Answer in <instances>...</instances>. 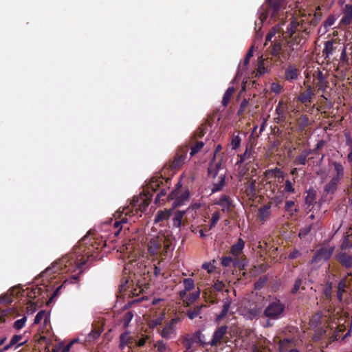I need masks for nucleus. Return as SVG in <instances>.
Listing matches in <instances>:
<instances>
[{"label":"nucleus","mask_w":352,"mask_h":352,"mask_svg":"<svg viewBox=\"0 0 352 352\" xmlns=\"http://www.w3.org/2000/svg\"><path fill=\"white\" fill-rule=\"evenodd\" d=\"M26 321L27 318L24 316L22 318L14 322L13 327L17 330L21 329L25 326Z\"/></svg>","instance_id":"38"},{"label":"nucleus","mask_w":352,"mask_h":352,"mask_svg":"<svg viewBox=\"0 0 352 352\" xmlns=\"http://www.w3.org/2000/svg\"><path fill=\"white\" fill-rule=\"evenodd\" d=\"M22 335L13 336L11 340H10L9 343L5 344V349L8 347L9 350L12 347H13L16 344H17L22 339Z\"/></svg>","instance_id":"31"},{"label":"nucleus","mask_w":352,"mask_h":352,"mask_svg":"<svg viewBox=\"0 0 352 352\" xmlns=\"http://www.w3.org/2000/svg\"><path fill=\"white\" fill-rule=\"evenodd\" d=\"M270 89L272 92L278 94L281 91L282 86L278 82H272L270 85Z\"/></svg>","instance_id":"46"},{"label":"nucleus","mask_w":352,"mask_h":352,"mask_svg":"<svg viewBox=\"0 0 352 352\" xmlns=\"http://www.w3.org/2000/svg\"><path fill=\"white\" fill-rule=\"evenodd\" d=\"M246 193L248 196L254 197L256 195V186H255V181H252L248 185V188L246 190Z\"/></svg>","instance_id":"40"},{"label":"nucleus","mask_w":352,"mask_h":352,"mask_svg":"<svg viewBox=\"0 0 352 352\" xmlns=\"http://www.w3.org/2000/svg\"><path fill=\"white\" fill-rule=\"evenodd\" d=\"M7 340V337L6 336H0V352H5L8 350L7 347L5 349V342Z\"/></svg>","instance_id":"52"},{"label":"nucleus","mask_w":352,"mask_h":352,"mask_svg":"<svg viewBox=\"0 0 352 352\" xmlns=\"http://www.w3.org/2000/svg\"><path fill=\"white\" fill-rule=\"evenodd\" d=\"M131 336L129 331H125L120 337V348L124 349V347L131 342Z\"/></svg>","instance_id":"21"},{"label":"nucleus","mask_w":352,"mask_h":352,"mask_svg":"<svg viewBox=\"0 0 352 352\" xmlns=\"http://www.w3.org/2000/svg\"><path fill=\"white\" fill-rule=\"evenodd\" d=\"M170 196L171 199H175V201L174 202L173 205L175 206H178L182 205L184 202L188 199L189 197V192L188 190H185L184 192L179 195L178 190H176L173 191Z\"/></svg>","instance_id":"9"},{"label":"nucleus","mask_w":352,"mask_h":352,"mask_svg":"<svg viewBox=\"0 0 352 352\" xmlns=\"http://www.w3.org/2000/svg\"><path fill=\"white\" fill-rule=\"evenodd\" d=\"M346 145L349 146V153L347 156L348 161L351 163H352V143H349V142H345Z\"/></svg>","instance_id":"60"},{"label":"nucleus","mask_w":352,"mask_h":352,"mask_svg":"<svg viewBox=\"0 0 352 352\" xmlns=\"http://www.w3.org/2000/svg\"><path fill=\"white\" fill-rule=\"evenodd\" d=\"M339 182L340 179L333 177L331 180L325 184L324 192L327 195H333L337 190Z\"/></svg>","instance_id":"12"},{"label":"nucleus","mask_w":352,"mask_h":352,"mask_svg":"<svg viewBox=\"0 0 352 352\" xmlns=\"http://www.w3.org/2000/svg\"><path fill=\"white\" fill-rule=\"evenodd\" d=\"M267 174L274 175V177L278 179H283L285 177L284 173L278 168H275L267 170Z\"/></svg>","instance_id":"30"},{"label":"nucleus","mask_w":352,"mask_h":352,"mask_svg":"<svg viewBox=\"0 0 352 352\" xmlns=\"http://www.w3.org/2000/svg\"><path fill=\"white\" fill-rule=\"evenodd\" d=\"M127 222V219L126 218H123L120 221H115L114 222V228H117L118 230L114 232V234L116 236H118L119 233L122 230V226H120L121 224L126 223Z\"/></svg>","instance_id":"43"},{"label":"nucleus","mask_w":352,"mask_h":352,"mask_svg":"<svg viewBox=\"0 0 352 352\" xmlns=\"http://www.w3.org/2000/svg\"><path fill=\"white\" fill-rule=\"evenodd\" d=\"M270 208V205H265L259 208L258 214L260 219L262 221H265L267 218L270 216L271 213Z\"/></svg>","instance_id":"22"},{"label":"nucleus","mask_w":352,"mask_h":352,"mask_svg":"<svg viewBox=\"0 0 352 352\" xmlns=\"http://www.w3.org/2000/svg\"><path fill=\"white\" fill-rule=\"evenodd\" d=\"M180 321L181 320L179 318H173L163 328L161 333L162 336L166 339L174 338L176 336V324Z\"/></svg>","instance_id":"4"},{"label":"nucleus","mask_w":352,"mask_h":352,"mask_svg":"<svg viewBox=\"0 0 352 352\" xmlns=\"http://www.w3.org/2000/svg\"><path fill=\"white\" fill-rule=\"evenodd\" d=\"M254 47L252 46L246 54V56L243 60V66L246 67L249 64L250 58L253 56Z\"/></svg>","instance_id":"45"},{"label":"nucleus","mask_w":352,"mask_h":352,"mask_svg":"<svg viewBox=\"0 0 352 352\" xmlns=\"http://www.w3.org/2000/svg\"><path fill=\"white\" fill-rule=\"evenodd\" d=\"M219 220V212H216L213 213L212 219H211V223L210 225V229L212 228Z\"/></svg>","instance_id":"53"},{"label":"nucleus","mask_w":352,"mask_h":352,"mask_svg":"<svg viewBox=\"0 0 352 352\" xmlns=\"http://www.w3.org/2000/svg\"><path fill=\"white\" fill-rule=\"evenodd\" d=\"M342 19L340 25H349L352 21V5L345 4L342 9Z\"/></svg>","instance_id":"7"},{"label":"nucleus","mask_w":352,"mask_h":352,"mask_svg":"<svg viewBox=\"0 0 352 352\" xmlns=\"http://www.w3.org/2000/svg\"><path fill=\"white\" fill-rule=\"evenodd\" d=\"M184 289L188 291H190L195 288V283L193 279L190 278H187L184 279L183 280Z\"/></svg>","instance_id":"37"},{"label":"nucleus","mask_w":352,"mask_h":352,"mask_svg":"<svg viewBox=\"0 0 352 352\" xmlns=\"http://www.w3.org/2000/svg\"><path fill=\"white\" fill-rule=\"evenodd\" d=\"M325 333H326L325 329H324L322 328L318 329L317 333L313 336V340L314 341H318L320 339V337L322 336L323 335H324Z\"/></svg>","instance_id":"54"},{"label":"nucleus","mask_w":352,"mask_h":352,"mask_svg":"<svg viewBox=\"0 0 352 352\" xmlns=\"http://www.w3.org/2000/svg\"><path fill=\"white\" fill-rule=\"evenodd\" d=\"M311 153V151L309 149L303 150L300 154L296 157L295 163L297 164L305 165L307 162V158Z\"/></svg>","instance_id":"20"},{"label":"nucleus","mask_w":352,"mask_h":352,"mask_svg":"<svg viewBox=\"0 0 352 352\" xmlns=\"http://www.w3.org/2000/svg\"><path fill=\"white\" fill-rule=\"evenodd\" d=\"M282 50V44L280 41L276 42L273 47L272 50V54L273 56H278L280 54V52Z\"/></svg>","instance_id":"39"},{"label":"nucleus","mask_w":352,"mask_h":352,"mask_svg":"<svg viewBox=\"0 0 352 352\" xmlns=\"http://www.w3.org/2000/svg\"><path fill=\"white\" fill-rule=\"evenodd\" d=\"M322 317V314L320 312L316 313L311 319L310 324L312 327H316L318 324L320 322Z\"/></svg>","instance_id":"44"},{"label":"nucleus","mask_w":352,"mask_h":352,"mask_svg":"<svg viewBox=\"0 0 352 352\" xmlns=\"http://www.w3.org/2000/svg\"><path fill=\"white\" fill-rule=\"evenodd\" d=\"M300 285H301V280H300V279L297 280L296 281V283L294 284V287L292 289V293H296L298 290L299 287H300Z\"/></svg>","instance_id":"62"},{"label":"nucleus","mask_w":352,"mask_h":352,"mask_svg":"<svg viewBox=\"0 0 352 352\" xmlns=\"http://www.w3.org/2000/svg\"><path fill=\"white\" fill-rule=\"evenodd\" d=\"M228 331V327L226 325L221 326L218 329H217L213 335L211 341L209 342V344L211 346H217V344L220 342L224 336L226 334Z\"/></svg>","instance_id":"6"},{"label":"nucleus","mask_w":352,"mask_h":352,"mask_svg":"<svg viewBox=\"0 0 352 352\" xmlns=\"http://www.w3.org/2000/svg\"><path fill=\"white\" fill-rule=\"evenodd\" d=\"M164 319V314H162L158 318L151 320V322L149 323L150 327L154 328V327H157V325L161 324V323L162 322Z\"/></svg>","instance_id":"42"},{"label":"nucleus","mask_w":352,"mask_h":352,"mask_svg":"<svg viewBox=\"0 0 352 352\" xmlns=\"http://www.w3.org/2000/svg\"><path fill=\"white\" fill-rule=\"evenodd\" d=\"M337 19L338 16L336 15H329L326 20L323 22L322 25L319 28L318 32L321 34L327 33L329 30L330 28L335 23Z\"/></svg>","instance_id":"10"},{"label":"nucleus","mask_w":352,"mask_h":352,"mask_svg":"<svg viewBox=\"0 0 352 352\" xmlns=\"http://www.w3.org/2000/svg\"><path fill=\"white\" fill-rule=\"evenodd\" d=\"M334 248H321L316 252V258L319 256L323 258V261H327L332 255Z\"/></svg>","instance_id":"19"},{"label":"nucleus","mask_w":352,"mask_h":352,"mask_svg":"<svg viewBox=\"0 0 352 352\" xmlns=\"http://www.w3.org/2000/svg\"><path fill=\"white\" fill-rule=\"evenodd\" d=\"M216 204L221 206L222 211L225 212L230 210L232 203L228 196L223 195L221 197L219 201L216 202Z\"/></svg>","instance_id":"18"},{"label":"nucleus","mask_w":352,"mask_h":352,"mask_svg":"<svg viewBox=\"0 0 352 352\" xmlns=\"http://www.w3.org/2000/svg\"><path fill=\"white\" fill-rule=\"evenodd\" d=\"M234 91V88L233 86L229 87L227 90L226 91L223 99H222V104L223 106L226 107L228 104L229 103L230 98Z\"/></svg>","instance_id":"25"},{"label":"nucleus","mask_w":352,"mask_h":352,"mask_svg":"<svg viewBox=\"0 0 352 352\" xmlns=\"http://www.w3.org/2000/svg\"><path fill=\"white\" fill-rule=\"evenodd\" d=\"M299 69L294 65H289L285 72V78L289 82H292L298 78Z\"/></svg>","instance_id":"11"},{"label":"nucleus","mask_w":352,"mask_h":352,"mask_svg":"<svg viewBox=\"0 0 352 352\" xmlns=\"http://www.w3.org/2000/svg\"><path fill=\"white\" fill-rule=\"evenodd\" d=\"M283 25L284 23H279L276 26L273 27L266 36V42L272 41V38L277 34H278V38L279 40H280L281 38H284Z\"/></svg>","instance_id":"8"},{"label":"nucleus","mask_w":352,"mask_h":352,"mask_svg":"<svg viewBox=\"0 0 352 352\" xmlns=\"http://www.w3.org/2000/svg\"><path fill=\"white\" fill-rule=\"evenodd\" d=\"M340 52L341 62L347 61L346 47L342 45L339 42L333 40H329L324 43V48L322 50V56L325 60H330L338 52Z\"/></svg>","instance_id":"1"},{"label":"nucleus","mask_w":352,"mask_h":352,"mask_svg":"<svg viewBox=\"0 0 352 352\" xmlns=\"http://www.w3.org/2000/svg\"><path fill=\"white\" fill-rule=\"evenodd\" d=\"M244 242L241 239H239L236 244L232 246V253L234 255L239 254L244 248Z\"/></svg>","instance_id":"26"},{"label":"nucleus","mask_w":352,"mask_h":352,"mask_svg":"<svg viewBox=\"0 0 352 352\" xmlns=\"http://www.w3.org/2000/svg\"><path fill=\"white\" fill-rule=\"evenodd\" d=\"M314 95V94L311 85H307L306 87V91L301 93L298 96V100L302 103L311 102Z\"/></svg>","instance_id":"14"},{"label":"nucleus","mask_w":352,"mask_h":352,"mask_svg":"<svg viewBox=\"0 0 352 352\" xmlns=\"http://www.w3.org/2000/svg\"><path fill=\"white\" fill-rule=\"evenodd\" d=\"M285 305L280 300H274L268 304L264 310V316L270 320H278L283 316Z\"/></svg>","instance_id":"2"},{"label":"nucleus","mask_w":352,"mask_h":352,"mask_svg":"<svg viewBox=\"0 0 352 352\" xmlns=\"http://www.w3.org/2000/svg\"><path fill=\"white\" fill-rule=\"evenodd\" d=\"M220 180L213 184L211 191L212 193H215L222 189L225 185V175H222L219 177Z\"/></svg>","instance_id":"27"},{"label":"nucleus","mask_w":352,"mask_h":352,"mask_svg":"<svg viewBox=\"0 0 352 352\" xmlns=\"http://www.w3.org/2000/svg\"><path fill=\"white\" fill-rule=\"evenodd\" d=\"M185 214H186V210L177 211L175 214V215L173 218V226H175L176 228H179L181 226L182 221V219Z\"/></svg>","instance_id":"23"},{"label":"nucleus","mask_w":352,"mask_h":352,"mask_svg":"<svg viewBox=\"0 0 352 352\" xmlns=\"http://www.w3.org/2000/svg\"><path fill=\"white\" fill-rule=\"evenodd\" d=\"M241 144V138L239 135L234 136L231 141V146L232 149H236Z\"/></svg>","instance_id":"47"},{"label":"nucleus","mask_w":352,"mask_h":352,"mask_svg":"<svg viewBox=\"0 0 352 352\" xmlns=\"http://www.w3.org/2000/svg\"><path fill=\"white\" fill-rule=\"evenodd\" d=\"M294 206V202L293 201H288L285 203V209L287 211H290L291 208Z\"/></svg>","instance_id":"63"},{"label":"nucleus","mask_w":352,"mask_h":352,"mask_svg":"<svg viewBox=\"0 0 352 352\" xmlns=\"http://www.w3.org/2000/svg\"><path fill=\"white\" fill-rule=\"evenodd\" d=\"M204 307V305H199L189 309L186 314L188 318L190 320H193L194 318H197L201 314V309Z\"/></svg>","instance_id":"24"},{"label":"nucleus","mask_w":352,"mask_h":352,"mask_svg":"<svg viewBox=\"0 0 352 352\" xmlns=\"http://www.w3.org/2000/svg\"><path fill=\"white\" fill-rule=\"evenodd\" d=\"M45 314V311H38L36 315L35 316L34 323V324H38L41 322V321L43 320L44 316Z\"/></svg>","instance_id":"50"},{"label":"nucleus","mask_w":352,"mask_h":352,"mask_svg":"<svg viewBox=\"0 0 352 352\" xmlns=\"http://www.w3.org/2000/svg\"><path fill=\"white\" fill-rule=\"evenodd\" d=\"M297 40L298 37L296 36L290 42V47L292 51L298 50L299 47L298 46L300 45V41L298 42Z\"/></svg>","instance_id":"51"},{"label":"nucleus","mask_w":352,"mask_h":352,"mask_svg":"<svg viewBox=\"0 0 352 352\" xmlns=\"http://www.w3.org/2000/svg\"><path fill=\"white\" fill-rule=\"evenodd\" d=\"M202 268L206 270L208 273H211L214 267L210 263H204L202 265Z\"/></svg>","instance_id":"58"},{"label":"nucleus","mask_w":352,"mask_h":352,"mask_svg":"<svg viewBox=\"0 0 352 352\" xmlns=\"http://www.w3.org/2000/svg\"><path fill=\"white\" fill-rule=\"evenodd\" d=\"M284 190H285V192H290V193L294 192L295 189L293 187L292 183L289 180L285 181Z\"/></svg>","instance_id":"49"},{"label":"nucleus","mask_w":352,"mask_h":352,"mask_svg":"<svg viewBox=\"0 0 352 352\" xmlns=\"http://www.w3.org/2000/svg\"><path fill=\"white\" fill-rule=\"evenodd\" d=\"M333 167L336 172V175L333 176L340 180L344 175V167L340 162H333Z\"/></svg>","instance_id":"28"},{"label":"nucleus","mask_w":352,"mask_h":352,"mask_svg":"<svg viewBox=\"0 0 352 352\" xmlns=\"http://www.w3.org/2000/svg\"><path fill=\"white\" fill-rule=\"evenodd\" d=\"M262 312L261 307L254 305L250 307H244L240 310L241 315L246 320L256 318Z\"/></svg>","instance_id":"5"},{"label":"nucleus","mask_w":352,"mask_h":352,"mask_svg":"<svg viewBox=\"0 0 352 352\" xmlns=\"http://www.w3.org/2000/svg\"><path fill=\"white\" fill-rule=\"evenodd\" d=\"M271 4L272 8H273L274 13L273 15L279 10L280 9V3L277 2H272L271 0H269Z\"/></svg>","instance_id":"57"},{"label":"nucleus","mask_w":352,"mask_h":352,"mask_svg":"<svg viewBox=\"0 0 352 352\" xmlns=\"http://www.w3.org/2000/svg\"><path fill=\"white\" fill-rule=\"evenodd\" d=\"M133 318V314L131 311H127L122 317V323L124 327H127Z\"/></svg>","instance_id":"33"},{"label":"nucleus","mask_w":352,"mask_h":352,"mask_svg":"<svg viewBox=\"0 0 352 352\" xmlns=\"http://www.w3.org/2000/svg\"><path fill=\"white\" fill-rule=\"evenodd\" d=\"M161 244L157 238H152L148 243V251L152 255H156Z\"/></svg>","instance_id":"17"},{"label":"nucleus","mask_w":352,"mask_h":352,"mask_svg":"<svg viewBox=\"0 0 352 352\" xmlns=\"http://www.w3.org/2000/svg\"><path fill=\"white\" fill-rule=\"evenodd\" d=\"M338 261L345 267H352V256L344 252L339 253L336 255Z\"/></svg>","instance_id":"13"},{"label":"nucleus","mask_w":352,"mask_h":352,"mask_svg":"<svg viewBox=\"0 0 352 352\" xmlns=\"http://www.w3.org/2000/svg\"><path fill=\"white\" fill-rule=\"evenodd\" d=\"M345 286H346L345 280L343 279V280H340L339 282V283H338V289H339V291L344 292Z\"/></svg>","instance_id":"64"},{"label":"nucleus","mask_w":352,"mask_h":352,"mask_svg":"<svg viewBox=\"0 0 352 352\" xmlns=\"http://www.w3.org/2000/svg\"><path fill=\"white\" fill-rule=\"evenodd\" d=\"M62 262L63 261H58V262H55L54 263L52 266L46 268L45 271L44 272V273H46V274H51L52 273H55L57 271H58L59 270L61 269V265H62Z\"/></svg>","instance_id":"29"},{"label":"nucleus","mask_w":352,"mask_h":352,"mask_svg":"<svg viewBox=\"0 0 352 352\" xmlns=\"http://www.w3.org/2000/svg\"><path fill=\"white\" fill-rule=\"evenodd\" d=\"M286 111L287 107L284 106L283 102L282 101H280L276 107V113L278 116V117L283 118L285 116V112Z\"/></svg>","instance_id":"32"},{"label":"nucleus","mask_w":352,"mask_h":352,"mask_svg":"<svg viewBox=\"0 0 352 352\" xmlns=\"http://www.w3.org/2000/svg\"><path fill=\"white\" fill-rule=\"evenodd\" d=\"M300 24L296 20L292 19L289 25L287 27V30L284 32V36L292 37L295 33L299 30Z\"/></svg>","instance_id":"15"},{"label":"nucleus","mask_w":352,"mask_h":352,"mask_svg":"<svg viewBox=\"0 0 352 352\" xmlns=\"http://www.w3.org/2000/svg\"><path fill=\"white\" fill-rule=\"evenodd\" d=\"M232 262V258L230 256H226L222 258L221 264L225 267L229 266Z\"/></svg>","instance_id":"56"},{"label":"nucleus","mask_w":352,"mask_h":352,"mask_svg":"<svg viewBox=\"0 0 352 352\" xmlns=\"http://www.w3.org/2000/svg\"><path fill=\"white\" fill-rule=\"evenodd\" d=\"M200 291L198 290L192 294H191L186 300V302L188 305H191L194 302H195L199 297Z\"/></svg>","instance_id":"35"},{"label":"nucleus","mask_w":352,"mask_h":352,"mask_svg":"<svg viewBox=\"0 0 352 352\" xmlns=\"http://www.w3.org/2000/svg\"><path fill=\"white\" fill-rule=\"evenodd\" d=\"M99 336H100V333L98 332L91 331L88 335V340H91V339H95V338H98Z\"/></svg>","instance_id":"61"},{"label":"nucleus","mask_w":352,"mask_h":352,"mask_svg":"<svg viewBox=\"0 0 352 352\" xmlns=\"http://www.w3.org/2000/svg\"><path fill=\"white\" fill-rule=\"evenodd\" d=\"M221 163H217L214 166L210 164L208 170V174L212 177H215L219 170L221 168Z\"/></svg>","instance_id":"34"},{"label":"nucleus","mask_w":352,"mask_h":352,"mask_svg":"<svg viewBox=\"0 0 352 352\" xmlns=\"http://www.w3.org/2000/svg\"><path fill=\"white\" fill-rule=\"evenodd\" d=\"M12 298L8 294H2L0 296V304H1V303L10 304V303H12Z\"/></svg>","instance_id":"48"},{"label":"nucleus","mask_w":352,"mask_h":352,"mask_svg":"<svg viewBox=\"0 0 352 352\" xmlns=\"http://www.w3.org/2000/svg\"><path fill=\"white\" fill-rule=\"evenodd\" d=\"M232 301L230 298L224 299L223 302V308L221 313L217 316L216 321H220L223 319L228 314Z\"/></svg>","instance_id":"16"},{"label":"nucleus","mask_w":352,"mask_h":352,"mask_svg":"<svg viewBox=\"0 0 352 352\" xmlns=\"http://www.w3.org/2000/svg\"><path fill=\"white\" fill-rule=\"evenodd\" d=\"M169 217V214L166 211H159L157 212L155 217V222L158 223L160 221H164L166 219H168Z\"/></svg>","instance_id":"36"},{"label":"nucleus","mask_w":352,"mask_h":352,"mask_svg":"<svg viewBox=\"0 0 352 352\" xmlns=\"http://www.w3.org/2000/svg\"><path fill=\"white\" fill-rule=\"evenodd\" d=\"M322 261H324L323 258H322L320 256H319L316 258V253L314 254V256H313V258L311 259V263L316 266H318Z\"/></svg>","instance_id":"55"},{"label":"nucleus","mask_w":352,"mask_h":352,"mask_svg":"<svg viewBox=\"0 0 352 352\" xmlns=\"http://www.w3.org/2000/svg\"><path fill=\"white\" fill-rule=\"evenodd\" d=\"M300 254H300V252L298 250H294L293 252H292L288 255V258H289V259H294V258L298 257Z\"/></svg>","instance_id":"59"},{"label":"nucleus","mask_w":352,"mask_h":352,"mask_svg":"<svg viewBox=\"0 0 352 352\" xmlns=\"http://www.w3.org/2000/svg\"><path fill=\"white\" fill-rule=\"evenodd\" d=\"M204 146V143L202 142H198L191 148V151L190 153V157L195 155L198 153Z\"/></svg>","instance_id":"41"},{"label":"nucleus","mask_w":352,"mask_h":352,"mask_svg":"<svg viewBox=\"0 0 352 352\" xmlns=\"http://www.w3.org/2000/svg\"><path fill=\"white\" fill-rule=\"evenodd\" d=\"M314 81H315L316 87L319 91L324 93L328 87L329 82L326 74H324L322 71L317 69L313 74Z\"/></svg>","instance_id":"3"}]
</instances>
